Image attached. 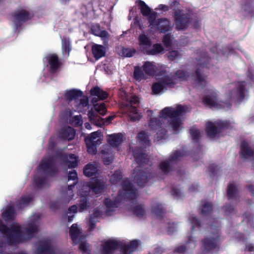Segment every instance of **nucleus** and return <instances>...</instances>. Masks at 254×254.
Returning <instances> with one entry per match:
<instances>
[{"mask_svg": "<svg viewBox=\"0 0 254 254\" xmlns=\"http://www.w3.org/2000/svg\"><path fill=\"white\" fill-rule=\"evenodd\" d=\"M102 214L101 211L99 210H95L93 214L91 215L90 220L89 224L90 225V229H92L94 228L95 223L96 222V218L100 216Z\"/></svg>", "mask_w": 254, "mask_h": 254, "instance_id": "obj_44", "label": "nucleus"}, {"mask_svg": "<svg viewBox=\"0 0 254 254\" xmlns=\"http://www.w3.org/2000/svg\"><path fill=\"white\" fill-rule=\"evenodd\" d=\"M137 141L140 145H142L144 147L149 146L150 144L149 135L144 131H141L138 134Z\"/></svg>", "mask_w": 254, "mask_h": 254, "instance_id": "obj_33", "label": "nucleus"}, {"mask_svg": "<svg viewBox=\"0 0 254 254\" xmlns=\"http://www.w3.org/2000/svg\"><path fill=\"white\" fill-rule=\"evenodd\" d=\"M138 5L139 6L141 13L144 16H148L149 21L151 19L156 18V13L155 12H152L150 8L145 3V2L141 0H138L137 1Z\"/></svg>", "mask_w": 254, "mask_h": 254, "instance_id": "obj_21", "label": "nucleus"}, {"mask_svg": "<svg viewBox=\"0 0 254 254\" xmlns=\"http://www.w3.org/2000/svg\"><path fill=\"white\" fill-rule=\"evenodd\" d=\"M150 27L152 31L159 30L160 32H165L169 30L170 22L168 20L165 18L156 19L154 18L150 19Z\"/></svg>", "mask_w": 254, "mask_h": 254, "instance_id": "obj_14", "label": "nucleus"}, {"mask_svg": "<svg viewBox=\"0 0 254 254\" xmlns=\"http://www.w3.org/2000/svg\"><path fill=\"white\" fill-rule=\"evenodd\" d=\"M88 116L90 121L95 125L99 127H101L103 125L107 124L108 122H110L114 118L113 116H110L105 121L91 111L89 112Z\"/></svg>", "mask_w": 254, "mask_h": 254, "instance_id": "obj_19", "label": "nucleus"}, {"mask_svg": "<svg viewBox=\"0 0 254 254\" xmlns=\"http://www.w3.org/2000/svg\"><path fill=\"white\" fill-rule=\"evenodd\" d=\"M189 78L188 72H185L183 70H179L176 73L175 76L173 79L171 78L176 83V80L178 78L180 80H188Z\"/></svg>", "mask_w": 254, "mask_h": 254, "instance_id": "obj_41", "label": "nucleus"}, {"mask_svg": "<svg viewBox=\"0 0 254 254\" xmlns=\"http://www.w3.org/2000/svg\"><path fill=\"white\" fill-rule=\"evenodd\" d=\"M168 57L171 61L180 59L181 57V54L178 51L172 50L169 52Z\"/></svg>", "mask_w": 254, "mask_h": 254, "instance_id": "obj_51", "label": "nucleus"}, {"mask_svg": "<svg viewBox=\"0 0 254 254\" xmlns=\"http://www.w3.org/2000/svg\"><path fill=\"white\" fill-rule=\"evenodd\" d=\"M103 135L101 131H97L86 136L84 140L86 144L99 145L102 143Z\"/></svg>", "mask_w": 254, "mask_h": 254, "instance_id": "obj_18", "label": "nucleus"}, {"mask_svg": "<svg viewBox=\"0 0 254 254\" xmlns=\"http://www.w3.org/2000/svg\"><path fill=\"white\" fill-rule=\"evenodd\" d=\"M212 207L209 203L205 202L202 205L201 212L203 214H205L210 211Z\"/></svg>", "mask_w": 254, "mask_h": 254, "instance_id": "obj_59", "label": "nucleus"}, {"mask_svg": "<svg viewBox=\"0 0 254 254\" xmlns=\"http://www.w3.org/2000/svg\"><path fill=\"white\" fill-rule=\"evenodd\" d=\"M79 250L84 254H88L90 251V247L85 242H81L79 244Z\"/></svg>", "mask_w": 254, "mask_h": 254, "instance_id": "obj_52", "label": "nucleus"}, {"mask_svg": "<svg viewBox=\"0 0 254 254\" xmlns=\"http://www.w3.org/2000/svg\"><path fill=\"white\" fill-rule=\"evenodd\" d=\"M134 78L137 80H141L145 78V75L142 73L139 67H135L134 71Z\"/></svg>", "mask_w": 254, "mask_h": 254, "instance_id": "obj_53", "label": "nucleus"}, {"mask_svg": "<svg viewBox=\"0 0 254 254\" xmlns=\"http://www.w3.org/2000/svg\"><path fill=\"white\" fill-rule=\"evenodd\" d=\"M71 50L70 42L68 39L64 38L62 40V51L64 56L67 57Z\"/></svg>", "mask_w": 254, "mask_h": 254, "instance_id": "obj_35", "label": "nucleus"}, {"mask_svg": "<svg viewBox=\"0 0 254 254\" xmlns=\"http://www.w3.org/2000/svg\"><path fill=\"white\" fill-rule=\"evenodd\" d=\"M130 107H128V116L132 121L138 120L140 118V114L137 112L136 105L139 102L138 98L136 96H132L129 100Z\"/></svg>", "mask_w": 254, "mask_h": 254, "instance_id": "obj_15", "label": "nucleus"}, {"mask_svg": "<svg viewBox=\"0 0 254 254\" xmlns=\"http://www.w3.org/2000/svg\"><path fill=\"white\" fill-rule=\"evenodd\" d=\"M134 157L139 164L147 163L148 162L147 155L141 153L140 154L134 153Z\"/></svg>", "mask_w": 254, "mask_h": 254, "instance_id": "obj_45", "label": "nucleus"}, {"mask_svg": "<svg viewBox=\"0 0 254 254\" xmlns=\"http://www.w3.org/2000/svg\"><path fill=\"white\" fill-rule=\"evenodd\" d=\"M95 110L101 115H104L106 112V108L104 104H96L94 106Z\"/></svg>", "mask_w": 254, "mask_h": 254, "instance_id": "obj_46", "label": "nucleus"}, {"mask_svg": "<svg viewBox=\"0 0 254 254\" xmlns=\"http://www.w3.org/2000/svg\"><path fill=\"white\" fill-rule=\"evenodd\" d=\"M98 165L96 163L88 164L85 168L84 173L85 176L90 177L98 171Z\"/></svg>", "mask_w": 254, "mask_h": 254, "instance_id": "obj_34", "label": "nucleus"}, {"mask_svg": "<svg viewBox=\"0 0 254 254\" xmlns=\"http://www.w3.org/2000/svg\"><path fill=\"white\" fill-rule=\"evenodd\" d=\"M86 144V146H87V151L89 153H90L91 154H94L96 153V152L97 151V149H96L97 145H95L93 144Z\"/></svg>", "mask_w": 254, "mask_h": 254, "instance_id": "obj_62", "label": "nucleus"}, {"mask_svg": "<svg viewBox=\"0 0 254 254\" xmlns=\"http://www.w3.org/2000/svg\"><path fill=\"white\" fill-rule=\"evenodd\" d=\"M108 140L113 147L120 145L123 141V136L121 133L113 134L108 136Z\"/></svg>", "mask_w": 254, "mask_h": 254, "instance_id": "obj_26", "label": "nucleus"}, {"mask_svg": "<svg viewBox=\"0 0 254 254\" xmlns=\"http://www.w3.org/2000/svg\"><path fill=\"white\" fill-rule=\"evenodd\" d=\"M230 123L227 121H220L215 123L208 122L206 125V129L208 135L211 138L219 136L220 129L224 127H230Z\"/></svg>", "mask_w": 254, "mask_h": 254, "instance_id": "obj_8", "label": "nucleus"}, {"mask_svg": "<svg viewBox=\"0 0 254 254\" xmlns=\"http://www.w3.org/2000/svg\"><path fill=\"white\" fill-rule=\"evenodd\" d=\"M79 194L82 196H81V199L79 204V208H78L76 205H74L69 208L66 213V216L68 218L69 222H71L73 220L74 217L73 214L76 213L78 211L82 212L87 209L89 207L87 198L85 196H84L83 194H82L80 192H79Z\"/></svg>", "mask_w": 254, "mask_h": 254, "instance_id": "obj_10", "label": "nucleus"}, {"mask_svg": "<svg viewBox=\"0 0 254 254\" xmlns=\"http://www.w3.org/2000/svg\"><path fill=\"white\" fill-rule=\"evenodd\" d=\"M72 185H68V190L63 192L62 197L64 201L69 202L73 198L74 194L72 190Z\"/></svg>", "mask_w": 254, "mask_h": 254, "instance_id": "obj_38", "label": "nucleus"}, {"mask_svg": "<svg viewBox=\"0 0 254 254\" xmlns=\"http://www.w3.org/2000/svg\"><path fill=\"white\" fill-rule=\"evenodd\" d=\"M70 122L72 125L77 126H80L83 123L80 115H75L73 117L71 116Z\"/></svg>", "mask_w": 254, "mask_h": 254, "instance_id": "obj_47", "label": "nucleus"}, {"mask_svg": "<svg viewBox=\"0 0 254 254\" xmlns=\"http://www.w3.org/2000/svg\"><path fill=\"white\" fill-rule=\"evenodd\" d=\"M238 190L234 184H230L228 187V196L229 198L236 197Z\"/></svg>", "mask_w": 254, "mask_h": 254, "instance_id": "obj_40", "label": "nucleus"}, {"mask_svg": "<svg viewBox=\"0 0 254 254\" xmlns=\"http://www.w3.org/2000/svg\"><path fill=\"white\" fill-rule=\"evenodd\" d=\"M50 166V162L49 161L44 160H43L41 165L40 168H41L43 170H46L47 168H49Z\"/></svg>", "mask_w": 254, "mask_h": 254, "instance_id": "obj_63", "label": "nucleus"}, {"mask_svg": "<svg viewBox=\"0 0 254 254\" xmlns=\"http://www.w3.org/2000/svg\"><path fill=\"white\" fill-rule=\"evenodd\" d=\"M127 197V190H125L124 192L121 193L116 201H112L111 199L107 198L105 200V204L107 208V211L110 212L114 210L117 207V203L120 202L125 201Z\"/></svg>", "mask_w": 254, "mask_h": 254, "instance_id": "obj_17", "label": "nucleus"}, {"mask_svg": "<svg viewBox=\"0 0 254 254\" xmlns=\"http://www.w3.org/2000/svg\"><path fill=\"white\" fill-rule=\"evenodd\" d=\"M141 249V243L138 240H133L128 243V254H133Z\"/></svg>", "mask_w": 254, "mask_h": 254, "instance_id": "obj_29", "label": "nucleus"}, {"mask_svg": "<svg viewBox=\"0 0 254 254\" xmlns=\"http://www.w3.org/2000/svg\"><path fill=\"white\" fill-rule=\"evenodd\" d=\"M39 217L38 214L31 216L24 229L17 223H13L7 228L0 221V231L3 233L4 237L9 244L15 245L23 242L33 237L34 233L37 230Z\"/></svg>", "mask_w": 254, "mask_h": 254, "instance_id": "obj_2", "label": "nucleus"}, {"mask_svg": "<svg viewBox=\"0 0 254 254\" xmlns=\"http://www.w3.org/2000/svg\"><path fill=\"white\" fill-rule=\"evenodd\" d=\"M143 71L147 75L153 76L157 73L158 66L153 62H145L142 66Z\"/></svg>", "mask_w": 254, "mask_h": 254, "instance_id": "obj_23", "label": "nucleus"}, {"mask_svg": "<svg viewBox=\"0 0 254 254\" xmlns=\"http://www.w3.org/2000/svg\"><path fill=\"white\" fill-rule=\"evenodd\" d=\"M75 134V130L72 127H66L62 129L60 136L63 139L70 140L74 137Z\"/></svg>", "mask_w": 254, "mask_h": 254, "instance_id": "obj_27", "label": "nucleus"}, {"mask_svg": "<svg viewBox=\"0 0 254 254\" xmlns=\"http://www.w3.org/2000/svg\"><path fill=\"white\" fill-rule=\"evenodd\" d=\"M161 170L164 173H167L171 170V166L168 161L162 162L160 164Z\"/></svg>", "mask_w": 254, "mask_h": 254, "instance_id": "obj_50", "label": "nucleus"}, {"mask_svg": "<svg viewBox=\"0 0 254 254\" xmlns=\"http://www.w3.org/2000/svg\"><path fill=\"white\" fill-rule=\"evenodd\" d=\"M184 153L181 151H177L173 153L170 156V162H175L179 160L183 156Z\"/></svg>", "mask_w": 254, "mask_h": 254, "instance_id": "obj_48", "label": "nucleus"}, {"mask_svg": "<svg viewBox=\"0 0 254 254\" xmlns=\"http://www.w3.org/2000/svg\"><path fill=\"white\" fill-rule=\"evenodd\" d=\"M116 249H120L121 254H127L126 242L117 239H113L106 241L103 245L101 254H112Z\"/></svg>", "mask_w": 254, "mask_h": 254, "instance_id": "obj_6", "label": "nucleus"}, {"mask_svg": "<svg viewBox=\"0 0 254 254\" xmlns=\"http://www.w3.org/2000/svg\"><path fill=\"white\" fill-rule=\"evenodd\" d=\"M81 96V92L75 89L66 91L64 93L65 99L69 101L76 100Z\"/></svg>", "mask_w": 254, "mask_h": 254, "instance_id": "obj_31", "label": "nucleus"}, {"mask_svg": "<svg viewBox=\"0 0 254 254\" xmlns=\"http://www.w3.org/2000/svg\"><path fill=\"white\" fill-rule=\"evenodd\" d=\"M139 41L142 50L145 54L154 55L162 53L164 51V48L161 44H156L151 46L150 40L144 34L139 36Z\"/></svg>", "mask_w": 254, "mask_h": 254, "instance_id": "obj_5", "label": "nucleus"}, {"mask_svg": "<svg viewBox=\"0 0 254 254\" xmlns=\"http://www.w3.org/2000/svg\"><path fill=\"white\" fill-rule=\"evenodd\" d=\"M219 241V235L218 230L215 234L209 236L204 240L202 242V249L206 252H213L216 251Z\"/></svg>", "mask_w": 254, "mask_h": 254, "instance_id": "obj_11", "label": "nucleus"}, {"mask_svg": "<svg viewBox=\"0 0 254 254\" xmlns=\"http://www.w3.org/2000/svg\"><path fill=\"white\" fill-rule=\"evenodd\" d=\"M122 178V173L120 171H117L111 177V181L112 183H116Z\"/></svg>", "mask_w": 254, "mask_h": 254, "instance_id": "obj_55", "label": "nucleus"}, {"mask_svg": "<svg viewBox=\"0 0 254 254\" xmlns=\"http://www.w3.org/2000/svg\"><path fill=\"white\" fill-rule=\"evenodd\" d=\"M30 17L29 12L24 8L18 9L15 12L13 21L17 24L22 21L27 20Z\"/></svg>", "mask_w": 254, "mask_h": 254, "instance_id": "obj_20", "label": "nucleus"}, {"mask_svg": "<svg viewBox=\"0 0 254 254\" xmlns=\"http://www.w3.org/2000/svg\"><path fill=\"white\" fill-rule=\"evenodd\" d=\"M117 52L121 56L126 57L127 56V50L126 48L120 46H118L117 49Z\"/></svg>", "mask_w": 254, "mask_h": 254, "instance_id": "obj_61", "label": "nucleus"}, {"mask_svg": "<svg viewBox=\"0 0 254 254\" xmlns=\"http://www.w3.org/2000/svg\"><path fill=\"white\" fill-rule=\"evenodd\" d=\"M148 173L145 171H140L135 177V180L138 185L141 187L143 186L148 182Z\"/></svg>", "mask_w": 254, "mask_h": 254, "instance_id": "obj_32", "label": "nucleus"}, {"mask_svg": "<svg viewBox=\"0 0 254 254\" xmlns=\"http://www.w3.org/2000/svg\"><path fill=\"white\" fill-rule=\"evenodd\" d=\"M103 159L104 163L106 164H109L113 160V156L110 154H108L107 152H103Z\"/></svg>", "mask_w": 254, "mask_h": 254, "instance_id": "obj_60", "label": "nucleus"}, {"mask_svg": "<svg viewBox=\"0 0 254 254\" xmlns=\"http://www.w3.org/2000/svg\"><path fill=\"white\" fill-rule=\"evenodd\" d=\"M83 187V190H85L86 194H85V195H87L86 190H92L96 194H98L102 192L105 188V185L104 182L101 180L95 179L92 180L89 187L84 185Z\"/></svg>", "mask_w": 254, "mask_h": 254, "instance_id": "obj_16", "label": "nucleus"}, {"mask_svg": "<svg viewBox=\"0 0 254 254\" xmlns=\"http://www.w3.org/2000/svg\"><path fill=\"white\" fill-rule=\"evenodd\" d=\"M241 154L242 157L247 159L251 156H254V151L250 148L247 142L243 141L241 145Z\"/></svg>", "mask_w": 254, "mask_h": 254, "instance_id": "obj_28", "label": "nucleus"}, {"mask_svg": "<svg viewBox=\"0 0 254 254\" xmlns=\"http://www.w3.org/2000/svg\"><path fill=\"white\" fill-rule=\"evenodd\" d=\"M13 215V208L11 206H8L3 212L2 218L5 221H7L12 219Z\"/></svg>", "mask_w": 254, "mask_h": 254, "instance_id": "obj_43", "label": "nucleus"}, {"mask_svg": "<svg viewBox=\"0 0 254 254\" xmlns=\"http://www.w3.org/2000/svg\"><path fill=\"white\" fill-rule=\"evenodd\" d=\"M69 234L75 244L80 242L82 238L80 228L76 224H74L71 226Z\"/></svg>", "mask_w": 254, "mask_h": 254, "instance_id": "obj_22", "label": "nucleus"}, {"mask_svg": "<svg viewBox=\"0 0 254 254\" xmlns=\"http://www.w3.org/2000/svg\"><path fill=\"white\" fill-rule=\"evenodd\" d=\"M91 31L94 35L100 37L103 40L106 41L108 38V33L105 30H101L98 24L93 25Z\"/></svg>", "mask_w": 254, "mask_h": 254, "instance_id": "obj_30", "label": "nucleus"}, {"mask_svg": "<svg viewBox=\"0 0 254 254\" xmlns=\"http://www.w3.org/2000/svg\"><path fill=\"white\" fill-rule=\"evenodd\" d=\"M190 133L193 140L196 141L200 136V132L198 129L195 127H192L190 129Z\"/></svg>", "mask_w": 254, "mask_h": 254, "instance_id": "obj_54", "label": "nucleus"}, {"mask_svg": "<svg viewBox=\"0 0 254 254\" xmlns=\"http://www.w3.org/2000/svg\"><path fill=\"white\" fill-rule=\"evenodd\" d=\"M189 222L190 223L191 231H193L194 228H196L200 225L199 222L193 215H191L189 218Z\"/></svg>", "mask_w": 254, "mask_h": 254, "instance_id": "obj_49", "label": "nucleus"}, {"mask_svg": "<svg viewBox=\"0 0 254 254\" xmlns=\"http://www.w3.org/2000/svg\"><path fill=\"white\" fill-rule=\"evenodd\" d=\"M195 241L192 240V238H190L189 241L186 243L185 246L181 245L176 248L175 253L177 254H183L187 250H192L195 247Z\"/></svg>", "mask_w": 254, "mask_h": 254, "instance_id": "obj_24", "label": "nucleus"}, {"mask_svg": "<svg viewBox=\"0 0 254 254\" xmlns=\"http://www.w3.org/2000/svg\"><path fill=\"white\" fill-rule=\"evenodd\" d=\"M156 10H159L165 12L169 10V7L166 5L161 4L158 5V7L156 8Z\"/></svg>", "mask_w": 254, "mask_h": 254, "instance_id": "obj_64", "label": "nucleus"}, {"mask_svg": "<svg viewBox=\"0 0 254 254\" xmlns=\"http://www.w3.org/2000/svg\"><path fill=\"white\" fill-rule=\"evenodd\" d=\"M45 68H47L51 72L57 71L60 67V63L57 56L55 54L47 55L43 60Z\"/></svg>", "mask_w": 254, "mask_h": 254, "instance_id": "obj_13", "label": "nucleus"}, {"mask_svg": "<svg viewBox=\"0 0 254 254\" xmlns=\"http://www.w3.org/2000/svg\"><path fill=\"white\" fill-rule=\"evenodd\" d=\"M76 179H77V174L75 171H72L71 172H69L68 175V182L70 181H73V182L71 185H72V187L76 184Z\"/></svg>", "mask_w": 254, "mask_h": 254, "instance_id": "obj_57", "label": "nucleus"}, {"mask_svg": "<svg viewBox=\"0 0 254 254\" xmlns=\"http://www.w3.org/2000/svg\"><path fill=\"white\" fill-rule=\"evenodd\" d=\"M151 212L153 216L157 218L162 217L164 213L162 206L159 203H154L153 204Z\"/></svg>", "mask_w": 254, "mask_h": 254, "instance_id": "obj_36", "label": "nucleus"}, {"mask_svg": "<svg viewBox=\"0 0 254 254\" xmlns=\"http://www.w3.org/2000/svg\"><path fill=\"white\" fill-rule=\"evenodd\" d=\"M164 45L167 47H172L177 44V42L174 40L170 34L166 35L163 39Z\"/></svg>", "mask_w": 254, "mask_h": 254, "instance_id": "obj_42", "label": "nucleus"}, {"mask_svg": "<svg viewBox=\"0 0 254 254\" xmlns=\"http://www.w3.org/2000/svg\"><path fill=\"white\" fill-rule=\"evenodd\" d=\"M50 250L47 244L41 246L38 250V254H49Z\"/></svg>", "mask_w": 254, "mask_h": 254, "instance_id": "obj_56", "label": "nucleus"}, {"mask_svg": "<svg viewBox=\"0 0 254 254\" xmlns=\"http://www.w3.org/2000/svg\"><path fill=\"white\" fill-rule=\"evenodd\" d=\"M246 83L245 82H239L231 83L226 87L225 93L227 101L218 102L217 100V92L212 91L210 95L206 96L203 99L204 104L211 108L224 109L228 110L231 107L230 101L234 99L239 102L242 101L246 94Z\"/></svg>", "mask_w": 254, "mask_h": 254, "instance_id": "obj_3", "label": "nucleus"}, {"mask_svg": "<svg viewBox=\"0 0 254 254\" xmlns=\"http://www.w3.org/2000/svg\"><path fill=\"white\" fill-rule=\"evenodd\" d=\"M78 160L76 156L73 154H70L67 156L65 163L69 168H74L77 165Z\"/></svg>", "mask_w": 254, "mask_h": 254, "instance_id": "obj_39", "label": "nucleus"}, {"mask_svg": "<svg viewBox=\"0 0 254 254\" xmlns=\"http://www.w3.org/2000/svg\"><path fill=\"white\" fill-rule=\"evenodd\" d=\"M91 94L93 96H96L100 100H104L108 97L107 92L101 90L98 87H95L91 90Z\"/></svg>", "mask_w": 254, "mask_h": 254, "instance_id": "obj_37", "label": "nucleus"}, {"mask_svg": "<svg viewBox=\"0 0 254 254\" xmlns=\"http://www.w3.org/2000/svg\"><path fill=\"white\" fill-rule=\"evenodd\" d=\"M88 104V99L84 97L80 99V103L78 105V110L79 112L82 111V108L86 107Z\"/></svg>", "mask_w": 254, "mask_h": 254, "instance_id": "obj_58", "label": "nucleus"}, {"mask_svg": "<svg viewBox=\"0 0 254 254\" xmlns=\"http://www.w3.org/2000/svg\"><path fill=\"white\" fill-rule=\"evenodd\" d=\"M175 84V82L168 75H161L158 78L157 81L153 84L152 92L154 94H162L168 87H172Z\"/></svg>", "mask_w": 254, "mask_h": 254, "instance_id": "obj_7", "label": "nucleus"}, {"mask_svg": "<svg viewBox=\"0 0 254 254\" xmlns=\"http://www.w3.org/2000/svg\"><path fill=\"white\" fill-rule=\"evenodd\" d=\"M174 10L176 28L178 30L185 29L190 23L189 18L185 14L182 10L179 9H174Z\"/></svg>", "mask_w": 254, "mask_h": 254, "instance_id": "obj_12", "label": "nucleus"}, {"mask_svg": "<svg viewBox=\"0 0 254 254\" xmlns=\"http://www.w3.org/2000/svg\"><path fill=\"white\" fill-rule=\"evenodd\" d=\"M190 109L186 106L176 105L175 107H168L164 108L160 112L159 119H151L149 126L152 129H158L157 132L158 140L164 138L166 130L163 128L164 124L167 121L169 123L168 127L175 132L182 129V121L179 118L187 112L190 111Z\"/></svg>", "mask_w": 254, "mask_h": 254, "instance_id": "obj_1", "label": "nucleus"}, {"mask_svg": "<svg viewBox=\"0 0 254 254\" xmlns=\"http://www.w3.org/2000/svg\"><path fill=\"white\" fill-rule=\"evenodd\" d=\"M128 207L134 214L139 217L145 214V210L143 206L137 202L138 192L135 188L128 183ZM129 208H128V209Z\"/></svg>", "mask_w": 254, "mask_h": 254, "instance_id": "obj_4", "label": "nucleus"}, {"mask_svg": "<svg viewBox=\"0 0 254 254\" xmlns=\"http://www.w3.org/2000/svg\"><path fill=\"white\" fill-rule=\"evenodd\" d=\"M92 53L97 60L105 56L106 49L105 47L98 44H94L92 47Z\"/></svg>", "mask_w": 254, "mask_h": 254, "instance_id": "obj_25", "label": "nucleus"}, {"mask_svg": "<svg viewBox=\"0 0 254 254\" xmlns=\"http://www.w3.org/2000/svg\"><path fill=\"white\" fill-rule=\"evenodd\" d=\"M207 60L208 58L206 54H204L203 56L198 60L199 67L197 69L195 74L192 76L193 79L198 85L203 86L206 83L205 76L201 73L200 68H203L204 66H207L206 64Z\"/></svg>", "mask_w": 254, "mask_h": 254, "instance_id": "obj_9", "label": "nucleus"}]
</instances>
